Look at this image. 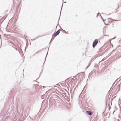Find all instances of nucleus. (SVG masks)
Instances as JSON below:
<instances>
[{
    "label": "nucleus",
    "mask_w": 121,
    "mask_h": 121,
    "mask_svg": "<svg viewBox=\"0 0 121 121\" xmlns=\"http://www.w3.org/2000/svg\"><path fill=\"white\" fill-rule=\"evenodd\" d=\"M98 43V41L97 39H95L93 42V47H94Z\"/></svg>",
    "instance_id": "1"
},
{
    "label": "nucleus",
    "mask_w": 121,
    "mask_h": 121,
    "mask_svg": "<svg viewBox=\"0 0 121 121\" xmlns=\"http://www.w3.org/2000/svg\"><path fill=\"white\" fill-rule=\"evenodd\" d=\"M61 31L60 29H59L57 32L55 33L54 35H53L52 37L54 36V37L57 36L60 33Z\"/></svg>",
    "instance_id": "2"
},
{
    "label": "nucleus",
    "mask_w": 121,
    "mask_h": 121,
    "mask_svg": "<svg viewBox=\"0 0 121 121\" xmlns=\"http://www.w3.org/2000/svg\"><path fill=\"white\" fill-rule=\"evenodd\" d=\"M86 113L90 115H91L92 114V112L91 111H86Z\"/></svg>",
    "instance_id": "3"
},
{
    "label": "nucleus",
    "mask_w": 121,
    "mask_h": 121,
    "mask_svg": "<svg viewBox=\"0 0 121 121\" xmlns=\"http://www.w3.org/2000/svg\"><path fill=\"white\" fill-rule=\"evenodd\" d=\"M51 39V41H50V42H51V41H53V39H54V38H53V39Z\"/></svg>",
    "instance_id": "4"
},
{
    "label": "nucleus",
    "mask_w": 121,
    "mask_h": 121,
    "mask_svg": "<svg viewBox=\"0 0 121 121\" xmlns=\"http://www.w3.org/2000/svg\"><path fill=\"white\" fill-rule=\"evenodd\" d=\"M48 51H47V55H46V56H47V54H48Z\"/></svg>",
    "instance_id": "5"
},
{
    "label": "nucleus",
    "mask_w": 121,
    "mask_h": 121,
    "mask_svg": "<svg viewBox=\"0 0 121 121\" xmlns=\"http://www.w3.org/2000/svg\"><path fill=\"white\" fill-rule=\"evenodd\" d=\"M117 121H120L119 119H117Z\"/></svg>",
    "instance_id": "6"
},
{
    "label": "nucleus",
    "mask_w": 121,
    "mask_h": 121,
    "mask_svg": "<svg viewBox=\"0 0 121 121\" xmlns=\"http://www.w3.org/2000/svg\"><path fill=\"white\" fill-rule=\"evenodd\" d=\"M99 13H97V16L98 15V14Z\"/></svg>",
    "instance_id": "7"
},
{
    "label": "nucleus",
    "mask_w": 121,
    "mask_h": 121,
    "mask_svg": "<svg viewBox=\"0 0 121 121\" xmlns=\"http://www.w3.org/2000/svg\"><path fill=\"white\" fill-rule=\"evenodd\" d=\"M63 30V31H64L65 32V33H66V32L64 30Z\"/></svg>",
    "instance_id": "8"
},
{
    "label": "nucleus",
    "mask_w": 121,
    "mask_h": 121,
    "mask_svg": "<svg viewBox=\"0 0 121 121\" xmlns=\"http://www.w3.org/2000/svg\"><path fill=\"white\" fill-rule=\"evenodd\" d=\"M104 60V59H102V60L101 61H103Z\"/></svg>",
    "instance_id": "9"
},
{
    "label": "nucleus",
    "mask_w": 121,
    "mask_h": 121,
    "mask_svg": "<svg viewBox=\"0 0 121 121\" xmlns=\"http://www.w3.org/2000/svg\"><path fill=\"white\" fill-rule=\"evenodd\" d=\"M119 53V52H117V54H118Z\"/></svg>",
    "instance_id": "10"
},
{
    "label": "nucleus",
    "mask_w": 121,
    "mask_h": 121,
    "mask_svg": "<svg viewBox=\"0 0 121 121\" xmlns=\"http://www.w3.org/2000/svg\"><path fill=\"white\" fill-rule=\"evenodd\" d=\"M104 24H105V25H106V24H105V22H104Z\"/></svg>",
    "instance_id": "11"
},
{
    "label": "nucleus",
    "mask_w": 121,
    "mask_h": 121,
    "mask_svg": "<svg viewBox=\"0 0 121 121\" xmlns=\"http://www.w3.org/2000/svg\"><path fill=\"white\" fill-rule=\"evenodd\" d=\"M114 20V21H117V20Z\"/></svg>",
    "instance_id": "12"
},
{
    "label": "nucleus",
    "mask_w": 121,
    "mask_h": 121,
    "mask_svg": "<svg viewBox=\"0 0 121 121\" xmlns=\"http://www.w3.org/2000/svg\"><path fill=\"white\" fill-rule=\"evenodd\" d=\"M115 37L113 39H115Z\"/></svg>",
    "instance_id": "13"
},
{
    "label": "nucleus",
    "mask_w": 121,
    "mask_h": 121,
    "mask_svg": "<svg viewBox=\"0 0 121 121\" xmlns=\"http://www.w3.org/2000/svg\"><path fill=\"white\" fill-rule=\"evenodd\" d=\"M38 52H36V53H38Z\"/></svg>",
    "instance_id": "14"
},
{
    "label": "nucleus",
    "mask_w": 121,
    "mask_h": 121,
    "mask_svg": "<svg viewBox=\"0 0 121 121\" xmlns=\"http://www.w3.org/2000/svg\"><path fill=\"white\" fill-rule=\"evenodd\" d=\"M66 3V2H64V3Z\"/></svg>",
    "instance_id": "15"
},
{
    "label": "nucleus",
    "mask_w": 121,
    "mask_h": 121,
    "mask_svg": "<svg viewBox=\"0 0 121 121\" xmlns=\"http://www.w3.org/2000/svg\"><path fill=\"white\" fill-rule=\"evenodd\" d=\"M54 87H55V86H54Z\"/></svg>",
    "instance_id": "16"
},
{
    "label": "nucleus",
    "mask_w": 121,
    "mask_h": 121,
    "mask_svg": "<svg viewBox=\"0 0 121 121\" xmlns=\"http://www.w3.org/2000/svg\"><path fill=\"white\" fill-rule=\"evenodd\" d=\"M16 50H17V49L16 48Z\"/></svg>",
    "instance_id": "17"
},
{
    "label": "nucleus",
    "mask_w": 121,
    "mask_h": 121,
    "mask_svg": "<svg viewBox=\"0 0 121 121\" xmlns=\"http://www.w3.org/2000/svg\"><path fill=\"white\" fill-rule=\"evenodd\" d=\"M35 39L34 40H35Z\"/></svg>",
    "instance_id": "18"
},
{
    "label": "nucleus",
    "mask_w": 121,
    "mask_h": 121,
    "mask_svg": "<svg viewBox=\"0 0 121 121\" xmlns=\"http://www.w3.org/2000/svg\"><path fill=\"white\" fill-rule=\"evenodd\" d=\"M105 35V36H107V35Z\"/></svg>",
    "instance_id": "19"
}]
</instances>
